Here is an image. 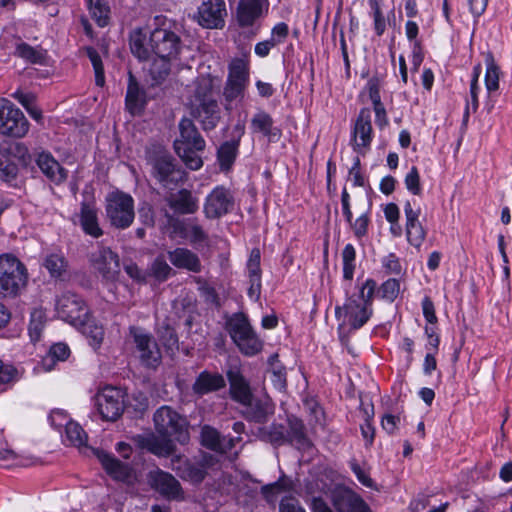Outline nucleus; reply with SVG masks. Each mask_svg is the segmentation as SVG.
<instances>
[{"label": "nucleus", "instance_id": "21", "mask_svg": "<svg viewBox=\"0 0 512 512\" xmlns=\"http://www.w3.org/2000/svg\"><path fill=\"white\" fill-rule=\"evenodd\" d=\"M229 382V395L238 404L247 403L253 392L249 381L243 376L240 368L232 366L226 371Z\"/></svg>", "mask_w": 512, "mask_h": 512}, {"label": "nucleus", "instance_id": "28", "mask_svg": "<svg viewBox=\"0 0 512 512\" xmlns=\"http://www.w3.org/2000/svg\"><path fill=\"white\" fill-rule=\"evenodd\" d=\"M217 460L210 454H204L198 462H185L181 467V477L192 483H201L206 474L207 468L212 467Z\"/></svg>", "mask_w": 512, "mask_h": 512}, {"label": "nucleus", "instance_id": "50", "mask_svg": "<svg viewBox=\"0 0 512 512\" xmlns=\"http://www.w3.org/2000/svg\"><path fill=\"white\" fill-rule=\"evenodd\" d=\"M16 54L31 63H42L44 55L26 43H20L16 47Z\"/></svg>", "mask_w": 512, "mask_h": 512}, {"label": "nucleus", "instance_id": "49", "mask_svg": "<svg viewBox=\"0 0 512 512\" xmlns=\"http://www.w3.org/2000/svg\"><path fill=\"white\" fill-rule=\"evenodd\" d=\"M87 56L89 57L94 68L96 85L101 87L105 83L104 68L101 57L93 48L87 49Z\"/></svg>", "mask_w": 512, "mask_h": 512}, {"label": "nucleus", "instance_id": "53", "mask_svg": "<svg viewBox=\"0 0 512 512\" xmlns=\"http://www.w3.org/2000/svg\"><path fill=\"white\" fill-rule=\"evenodd\" d=\"M19 379V372L13 365L0 359V385H11Z\"/></svg>", "mask_w": 512, "mask_h": 512}, {"label": "nucleus", "instance_id": "10", "mask_svg": "<svg viewBox=\"0 0 512 512\" xmlns=\"http://www.w3.org/2000/svg\"><path fill=\"white\" fill-rule=\"evenodd\" d=\"M29 130V122L24 113L11 101L0 99V134L22 138Z\"/></svg>", "mask_w": 512, "mask_h": 512}, {"label": "nucleus", "instance_id": "34", "mask_svg": "<svg viewBox=\"0 0 512 512\" xmlns=\"http://www.w3.org/2000/svg\"><path fill=\"white\" fill-rule=\"evenodd\" d=\"M43 266L53 278L64 279L67 275L68 261L61 252L47 254Z\"/></svg>", "mask_w": 512, "mask_h": 512}, {"label": "nucleus", "instance_id": "2", "mask_svg": "<svg viewBox=\"0 0 512 512\" xmlns=\"http://www.w3.org/2000/svg\"><path fill=\"white\" fill-rule=\"evenodd\" d=\"M178 128L179 137L174 141V150L189 169L199 170L203 161L198 152L205 149V140L189 118H182Z\"/></svg>", "mask_w": 512, "mask_h": 512}, {"label": "nucleus", "instance_id": "25", "mask_svg": "<svg viewBox=\"0 0 512 512\" xmlns=\"http://www.w3.org/2000/svg\"><path fill=\"white\" fill-rule=\"evenodd\" d=\"M170 263L178 269H185L193 273L202 270L199 256L188 248L178 247L167 252Z\"/></svg>", "mask_w": 512, "mask_h": 512}, {"label": "nucleus", "instance_id": "35", "mask_svg": "<svg viewBox=\"0 0 512 512\" xmlns=\"http://www.w3.org/2000/svg\"><path fill=\"white\" fill-rule=\"evenodd\" d=\"M237 142L225 141L217 151V160L222 171H229L234 164L239 151Z\"/></svg>", "mask_w": 512, "mask_h": 512}, {"label": "nucleus", "instance_id": "36", "mask_svg": "<svg viewBox=\"0 0 512 512\" xmlns=\"http://www.w3.org/2000/svg\"><path fill=\"white\" fill-rule=\"evenodd\" d=\"M77 327H81L82 333L87 337L90 346L94 350L101 346L104 339V329L101 325L90 320L87 316L84 318V322L79 323Z\"/></svg>", "mask_w": 512, "mask_h": 512}, {"label": "nucleus", "instance_id": "3", "mask_svg": "<svg viewBox=\"0 0 512 512\" xmlns=\"http://www.w3.org/2000/svg\"><path fill=\"white\" fill-rule=\"evenodd\" d=\"M257 437L274 447L290 444L300 448L309 443L303 422L294 416L288 417L287 425L272 423L259 427Z\"/></svg>", "mask_w": 512, "mask_h": 512}, {"label": "nucleus", "instance_id": "16", "mask_svg": "<svg viewBox=\"0 0 512 512\" xmlns=\"http://www.w3.org/2000/svg\"><path fill=\"white\" fill-rule=\"evenodd\" d=\"M372 139L371 112L368 108H362L352 130L351 146L357 153L364 154L370 148Z\"/></svg>", "mask_w": 512, "mask_h": 512}, {"label": "nucleus", "instance_id": "41", "mask_svg": "<svg viewBox=\"0 0 512 512\" xmlns=\"http://www.w3.org/2000/svg\"><path fill=\"white\" fill-rule=\"evenodd\" d=\"M148 274L158 282H165L175 272L162 256H158L149 266Z\"/></svg>", "mask_w": 512, "mask_h": 512}, {"label": "nucleus", "instance_id": "23", "mask_svg": "<svg viewBox=\"0 0 512 512\" xmlns=\"http://www.w3.org/2000/svg\"><path fill=\"white\" fill-rule=\"evenodd\" d=\"M225 386L226 380L222 374L204 370L196 377L192 385V391L196 396L202 397L206 394L219 391Z\"/></svg>", "mask_w": 512, "mask_h": 512}, {"label": "nucleus", "instance_id": "9", "mask_svg": "<svg viewBox=\"0 0 512 512\" xmlns=\"http://www.w3.org/2000/svg\"><path fill=\"white\" fill-rule=\"evenodd\" d=\"M155 429L163 437H171L185 444L189 441L188 422L170 406H161L153 416Z\"/></svg>", "mask_w": 512, "mask_h": 512}, {"label": "nucleus", "instance_id": "8", "mask_svg": "<svg viewBox=\"0 0 512 512\" xmlns=\"http://www.w3.org/2000/svg\"><path fill=\"white\" fill-rule=\"evenodd\" d=\"M128 337L133 346V354L147 368H157L162 360L158 343L152 334L142 327L131 326Z\"/></svg>", "mask_w": 512, "mask_h": 512}, {"label": "nucleus", "instance_id": "6", "mask_svg": "<svg viewBox=\"0 0 512 512\" xmlns=\"http://www.w3.org/2000/svg\"><path fill=\"white\" fill-rule=\"evenodd\" d=\"M226 330L231 339L246 356H253L262 350V341L252 329L243 313H235L226 321Z\"/></svg>", "mask_w": 512, "mask_h": 512}, {"label": "nucleus", "instance_id": "61", "mask_svg": "<svg viewBox=\"0 0 512 512\" xmlns=\"http://www.w3.org/2000/svg\"><path fill=\"white\" fill-rule=\"evenodd\" d=\"M382 265L387 273L399 275L402 267L398 257L391 253L383 258Z\"/></svg>", "mask_w": 512, "mask_h": 512}, {"label": "nucleus", "instance_id": "59", "mask_svg": "<svg viewBox=\"0 0 512 512\" xmlns=\"http://www.w3.org/2000/svg\"><path fill=\"white\" fill-rule=\"evenodd\" d=\"M188 237L192 244H202L208 241V234L197 223H190L188 225Z\"/></svg>", "mask_w": 512, "mask_h": 512}, {"label": "nucleus", "instance_id": "38", "mask_svg": "<svg viewBox=\"0 0 512 512\" xmlns=\"http://www.w3.org/2000/svg\"><path fill=\"white\" fill-rule=\"evenodd\" d=\"M46 312L42 308H35L30 314V323L28 327L29 335L32 341H39L46 323Z\"/></svg>", "mask_w": 512, "mask_h": 512}, {"label": "nucleus", "instance_id": "54", "mask_svg": "<svg viewBox=\"0 0 512 512\" xmlns=\"http://www.w3.org/2000/svg\"><path fill=\"white\" fill-rule=\"evenodd\" d=\"M260 260V250L258 248H253L246 264L249 278H261Z\"/></svg>", "mask_w": 512, "mask_h": 512}, {"label": "nucleus", "instance_id": "48", "mask_svg": "<svg viewBox=\"0 0 512 512\" xmlns=\"http://www.w3.org/2000/svg\"><path fill=\"white\" fill-rule=\"evenodd\" d=\"M406 235L408 242L419 248L426 237V230L420 222L406 225Z\"/></svg>", "mask_w": 512, "mask_h": 512}, {"label": "nucleus", "instance_id": "19", "mask_svg": "<svg viewBox=\"0 0 512 512\" xmlns=\"http://www.w3.org/2000/svg\"><path fill=\"white\" fill-rule=\"evenodd\" d=\"M192 115L205 131L216 128L221 120V111L216 99H203L192 105Z\"/></svg>", "mask_w": 512, "mask_h": 512}, {"label": "nucleus", "instance_id": "24", "mask_svg": "<svg viewBox=\"0 0 512 512\" xmlns=\"http://www.w3.org/2000/svg\"><path fill=\"white\" fill-rule=\"evenodd\" d=\"M333 505L338 512H371L365 501L349 489L334 493Z\"/></svg>", "mask_w": 512, "mask_h": 512}, {"label": "nucleus", "instance_id": "43", "mask_svg": "<svg viewBox=\"0 0 512 512\" xmlns=\"http://www.w3.org/2000/svg\"><path fill=\"white\" fill-rule=\"evenodd\" d=\"M486 73H485V85L489 92L496 91L499 88V75L500 68L496 64L494 57L491 53L486 55Z\"/></svg>", "mask_w": 512, "mask_h": 512}, {"label": "nucleus", "instance_id": "63", "mask_svg": "<svg viewBox=\"0 0 512 512\" xmlns=\"http://www.w3.org/2000/svg\"><path fill=\"white\" fill-rule=\"evenodd\" d=\"M289 34L288 25L284 22H280L275 25L271 31L270 39L275 43V45L281 44L285 41Z\"/></svg>", "mask_w": 512, "mask_h": 512}, {"label": "nucleus", "instance_id": "13", "mask_svg": "<svg viewBox=\"0 0 512 512\" xmlns=\"http://www.w3.org/2000/svg\"><path fill=\"white\" fill-rule=\"evenodd\" d=\"M234 209V196L230 189L216 186L205 198L203 212L208 219H218Z\"/></svg>", "mask_w": 512, "mask_h": 512}, {"label": "nucleus", "instance_id": "20", "mask_svg": "<svg viewBox=\"0 0 512 512\" xmlns=\"http://www.w3.org/2000/svg\"><path fill=\"white\" fill-rule=\"evenodd\" d=\"M225 15L224 0H207L198 8V22L205 28H221Z\"/></svg>", "mask_w": 512, "mask_h": 512}, {"label": "nucleus", "instance_id": "51", "mask_svg": "<svg viewBox=\"0 0 512 512\" xmlns=\"http://www.w3.org/2000/svg\"><path fill=\"white\" fill-rule=\"evenodd\" d=\"M400 292V283L397 279L390 278L385 281L379 288L378 293L381 298L390 302L394 301Z\"/></svg>", "mask_w": 512, "mask_h": 512}, {"label": "nucleus", "instance_id": "27", "mask_svg": "<svg viewBox=\"0 0 512 512\" xmlns=\"http://www.w3.org/2000/svg\"><path fill=\"white\" fill-rule=\"evenodd\" d=\"M250 83V63L245 57L233 58L228 64V74L224 84L247 87Z\"/></svg>", "mask_w": 512, "mask_h": 512}, {"label": "nucleus", "instance_id": "58", "mask_svg": "<svg viewBox=\"0 0 512 512\" xmlns=\"http://www.w3.org/2000/svg\"><path fill=\"white\" fill-rule=\"evenodd\" d=\"M479 85L478 84H470V98L471 102H467L465 111L463 114V125H467V122L469 120L470 111L472 110L473 113H475L479 106L478 101V92H479Z\"/></svg>", "mask_w": 512, "mask_h": 512}, {"label": "nucleus", "instance_id": "45", "mask_svg": "<svg viewBox=\"0 0 512 512\" xmlns=\"http://www.w3.org/2000/svg\"><path fill=\"white\" fill-rule=\"evenodd\" d=\"M65 433L67 440L72 445L77 447L86 445L87 434L78 423L74 421H67L65 423Z\"/></svg>", "mask_w": 512, "mask_h": 512}, {"label": "nucleus", "instance_id": "4", "mask_svg": "<svg viewBox=\"0 0 512 512\" xmlns=\"http://www.w3.org/2000/svg\"><path fill=\"white\" fill-rule=\"evenodd\" d=\"M147 161L151 166V176L162 188L174 190L186 181L185 170L168 151L154 150L148 155Z\"/></svg>", "mask_w": 512, "mask_h": 512}, {"label": "nucleus", "instance_id": "12", "mask_svg": "<svg viewBox=\"0 0 512 512\" xmlns=\"http://www.w3.org/2000/svg\"><path fill=\"white\" fill-rule=\"evenodd\" d=\"M149 46L156 56L177 58L183 45L180 36L167 28H156L150 34Z\"/></svg>", "mask_w": 512, "mask_h": 512}, {"label": "nucleus", "instance_id": "17", "mask_svg": "<svg viewBox=\"0 0 512 512\" xmlns=\"http://www.w3.org/2000/svg\"><path fill=\"white\" fill-rule=\"evenodd\" d=\"M148 482L155 491L168 499H183V490L179 481L169 472L161 469L150 471Z\"/></svg>", "mask_w": 512, "mask_h": 512}, {"label": "nucleus", "instance_id": "40", "mask_svg": "<svg viewBox=\"0 0 512 512\" xmlns=\"http://www.w3.org/2000/svg\"><path fill=\"white\" fill-rule=\"evenodd\" d=\"M175 58L160 57L155 58L149 68V72L155 83L164 81L171 71V60Z\"/></svg>", "mask_w": 512, "mask_h": 512}, {"label": "nucleus", "instance_id": "47", "mask_svg": "<svg viewBox=\"0 0 512 512\" xmlns=\"http://www.w3.org/2000/svg\"><path fill=\"white\" fill-rule=\"evenodd\" d=\"M158 338L163 346L173 352L178 348V336L175 330L167 323H162L157 330Z\"/></svg>", "mask_w": 512, "mask_h": 512}, {"label": "nucleus", "instance_id": "64", "mask_svg": "<svg viewBox=\"0 0 512 512\" xmlns=\"http://www.w3.org/2000/svg\"><path fill=\"white\" fill-rule=\"evenodd\" d=\"M279 512H305V510L296 498L285 497L280 502Z\"/></svg>", "mask_w": 512, "mask_h": 512}, {"label": "nucleus", "instance_id": "55", "mask_svg": "<svg viewBox=\"0 0 512 512\" xmlns=\"http://www.w3.org/2000/svg\"><path fill=\"white\" fill-rule=\"evenodd\" d=\"M18 168L6 155L0 152V178L8 181L15 178Z\"/></svg>", "mask_w": 512, "mask_h": 512}, {"label": "nucleus", "instance_id": "33", "mask_svg": "<svg viewBox=\"0 0 512 512\" xmlns=\"http://www.w3.org/2000/svg\"><path fill=\"white\" fill-rule=\"evenodd\" d=\"M80 224L83 231L94 238L103 235V230L99 226L97 211L88 204L83 203L80 212Z\"/></svg>", "mask_w": 512, "mask_h": 512}, {"label": "nucleus", "instance_id": "18", "mask_svg": "<svg viewBox=\"0 0 512 512\" xmlns=\"http://www.w3.org/2000/svg\"><path fill=\"white\" fill-rule=\"evenodd\" d=\"M242 415L243 417L255 423H266L270 416L274 414V404L271 399L267 396L256 397L251 396L247 403H242Z\"/></svg>", "mask_w": 512, "mask_h": 512}, {"label": "nucleus", "instance_id": "60", "mask_svg": "<svg viewBox=\"0 0 512 512\" xmlns=\"http://www.w3.org/2000/svg\"><path fill=\"white\" fill-rule=\"evenodd\" d=\"M194 97L195 103L203 102V99H214L211 82L207 80L200 82L195 89Z\"/></svg>", "mask_w": 512, "mask_h": 512}, {"label": "nucleus", "instance_id": "14", "mask_svg": "<svg viewBox=\"0 0 512 512\" xmlns=\"http://www.w3.org/2000/svg\"><path fill=\"white\" fill-rule=\"evenodd\" d=\"M89 261L101 277L107 281H114L120 273V259L117 253L109 247H99L89 256Z\"/></svg>", "mask_w": 512, "mask_h": 512}, {"label": "nucleus", "instance_id": "32", "mask_svg": "<svg viewBox=\"0 0 512 512\" xmlns=\"http://www.w3.org/2000/svg\"><path fill=\"white\" fill-rule=\"evenodd\" d=\"M125 101L126 108L133 115L139 114L145 104V93L140 89L136 79L131 73L129 74V84Z\"/></svg>", "mask_w": 512, "mask_h": 512}, {"label": "nucleus", "instance_id": "5", "mask_svg": "<svg viewBox=\"0 0 512 512\" xmlns=\"http://www.w3.org/2000/svg\"><path fill=\"white\" fill-rule=\"evenodd\" d=\"M27 279V269L17 257L0 255V296H17L25 288Z\"/></svg>", "mask_w": 512, "mask_h": 512}, {"label": "nucleus", "instance_id": "39", "mask_svg": "<svg viewBox=\"0 0 512 512\" xmlns=\"http://www.w3.org/2000/svg\"><path fill=\"white\" fill-rule=\"evenodd\" d=\"M146 34L141 29H135L130 34V49L134 56L139 60H147L150 55L149 49L145 45Z\"/></svg>", "mask_w": 512, "mask_h": 512}, {"label": "nucleus", "instance_id": "44", "mask_svg": "<svg viewBox=\"0 0 512 512\" xmlns=\"http://www.w3.org/2000/svg\"><path fill=\"white\" fill-rule=\"evenodd\" d=\"M70 355L69 347L64 343H57L51 346L48 355L43 359L46 370H51L55 361H65Z\"/></svg>", "mask_w": 512, "mask_h": 512}, {"label": "nucleus", "instance_id": "7", "mask_svg": "<svg viewBox=\"0 0 512 512\" xmlns=\"http://www.w3.org/2000/svg\"><path fill=\"white\" fill-rule=\"evenodd\" d=\"M105 202L106 218L112 227L124 230L132 225L135 210L130 194L116 190L107 194Z\"/></svg>", "mask_w": 512, "mask_h": 512}, {"label": "nucleus", "instance_id": "46", "mask_svg": "<svg viewBox=\"0 0 512 512\" xmlns=\"http://www.w3.org/2000/svg\"><path fill=\"white\" fill-rule=\"evenodd\" d=\"M355 259L356 251L352 244L345 245L342 250V262H343V278L346 281H351L355 271Z\"/></svg>", "mask_w": 512, "mask_h": 512}, {"label": "nucleus", "instance_id": "30", "mask_svg": "<svg viewBox=\"0 0 512 512\" xmlns=\"http://www.w3.org/2000/svg\"><path fill=\"white\" fill-rule=\"evenodd\" d=\"M251 130L253 133H260L269 141L276 142L280 139L281 129L274 126L273 118L265 111H258L251 119Z\"/></svg>", "mask_w": 512, "mask_h": 512}, {"label": "nucleus", "instance_id": "26", "mask_svg": "<svg viewBox=\"0 0 512 512\" xmlns=\"http://www.w3.org/2000/svg\"><path fill=\"white\" fill-rule=\"evenodd\" d=\"M35 161L42 173L55 184L67 179L68 171L49 152H39Z\"/></svg>", "mask_w": 512, "mask_h": 512}, {"label": "nucleus", "instance_id": "62", "mask_svg": "<svg viewBox=\"0 0 512 512\" xmlns=\"http://www.w3.org/2000/svg\"><path fill=\"white\" fill-rule=\"evenodd\" d=\"M380 87L381 82L378 77L374 76L368 80L366 88L368 90L369 98L372 104L381 102Z\"/></svg>", "mask_w": 512, "mask_h": 512}, {"label": "nucleus", "instance_id": "1", "mask_svg": "<svg viewBox=\"0 0 512 512\" xmlns=\"http://www.w3.org/2000/svg\"><path fill=\"white\" fill-rule=\"evenodd\" d=\"M377 283L373 279L365 280L359 287V292L348 296L343 306L335 307V316L347 320L354 330L364 326L373 314L372 300Z\"/></svg>", "mask_w": 512, "mask_h": 512}, {"label": "nucleus", "instance_id": "52", "mask_svg": "<svg viewBox=\"0 0 512 512\" xmlns=\"http://www.w3.org/2000/svg\"><path fill=\"white\" fill-rule=\"evenodd\" d=\"M220 437L221 435L216 429L207 425L202 427L201 442L203 446L216 451L217 446L219 445Z\"/></svg>", "mask_w": 512, "mask_h": 512}, {"label": "nucleus", "instance_id": "29", "mask_svg": "<svg viewBox=\"0 0 512 512\" xmlns=\"http://www.w3.org/2000/svg\"><path fill=\"white\" fill-rule=\"evenodd\" d=\"M267 0H240L237 21L241 27H250L262 16L263 4Z\"/></svg>", "mask_w": 512, "mask_h": 512}, {"label": "nucleus", "instance_id": "22", "mask_svg": "<svg viewBox=\"0 0 512 512\" xmlns=\"http://www.w3.org/2000/svg\"><path fill=\"white\" fill-rule=\"evenodd\" d=\"M168 206L179 215L194 214L199 209V199L192 191L182 188L177 192H171L165 197Z\"/></svg>", "mask_w": 512, "mask_h": 512}, {"label": "nucleus", "instance_id": "31", "mask_svg": "<svg viewBox=\"0 0 512 512\" xmlns=\"http://www.w3.org/2000/svg\"><path fill=\"white\" fill-rule=\"evenodd\" d=\"M96 456L105 471L114 479L127 481L131 477V468L104 451H96Z\"/></svg>", "mask_w": 512, "mask_h": 512}, {"label": "nucleus", "instance_id": "42", "mask_svg": "<svg viewBox=\"0 0 512 512\" xmlns=\"http://www.w3.org/2000/svg\"><path fill=\"white\" fill-rule=\"evenodd\" d=\"M88 9L91 17L96 21L100 27L108 24L109 20V6L104 0H87Z\"/></svg>", "mask_w": 512, "mask_h": 512}, {"label": "nucleus", "instance_id": "15", "mask_svg": "<svg viewBox=\"0 0 512 512\" xmlns=\"http://www.w3.org/2000/svg\"><path fill=\"white\" fill-rule=\"evenodd\" d=\"M95 404L102 419L115 421L124 410L122 392L113 387L104 388L95 396Z\"/></svg>", "mask_w": 512, "mask_h": 512}, {"label": "nucleus", "instance_id": "11", "mask_svg": "<svg viewBox=\"0 0 512 512\" xmlns=\"http://www.w3.org/2000/svg\"><path fill=\"white\" fill-rule=\"evenodd\" d=\"M56 312L59 318L73 326L83 323L89 314L84 300L72 292H64L57 298Z\"/></svg>", "mask_w": 512, "mask_h": 512}, {"label": "nucleus", "instance_id": "56", "mask_svg": "<svg viewBox=\"0 0 512 512\" xmlns=\"http://www.w3.org/2000/svg\"><path fill=\"white\" fill-rule=\"evenodd\" d=\"M370 219L367 213H363L360 215L355 221H353V218L351 219V222H348L351 229L353 230V233L357 239H361L364 236L367 235L368 232V225H369Z\"/></svg>", "mask_w": 512, "mask_h": 512}, {"label": "nucleus", "instance_id": "37", "mask_svg": "<svg viewBox=\"0 0 512 512\" xmlns=\"http://www.w3.org/2000/svg\"><path fill=\"white\" fill-rule=\"evenodd\" d=\"M246 90L247 87L224 84L222 97L223 106L226 112L231 113L234 107L243 101Z\"/></svg>", "mask_w": 512, "mask_h": 512}, {"label": "nucleus", "instance_id": "57", "mask_svg": "<svg viewBox=\"0 0 512 512\" xmlns=\"http://www.w3.org/2000/svg\"><path fill=\"white\" fill-rule=\"evenodd\" d=\"M406 188L414 195H420L422 192L420 185V175L416 166H413L405 177Z\"/></svg>", "mask_w": 512, "mask_h": 512}]
</instances>
